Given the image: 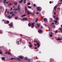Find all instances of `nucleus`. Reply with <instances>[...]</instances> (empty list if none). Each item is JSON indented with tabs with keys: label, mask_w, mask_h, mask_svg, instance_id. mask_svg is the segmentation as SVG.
I'll return each mask as SVG.
<instances>
[{
	"label": "nucleus",
	"mask_w": 62,
	"mask_h": 62,
	"mask_svg": "<svg viewBox=\"0 0 62 62\" xmlns=\"http://www.w3.org/2000/svg\"><path fill=\"white\" fill-rule=\"evenodd\" d=\"M50 36L51 37H53V35L52 34L51 35H50Z\"/></svg>",
	"instance_id": "09e8293b"
},
{
	"label": "nucleus",
	"mask_w": 62,
	"mask_h": 62,
	"mask_svg": "<svg viewBox=\"0 0 62 62\" xmlns=\"http://www.w3.org/2000/svg\"><path fill=\"white\" fill-rule=\"evenodd\" d=\"M33 6H34V7H36V4H34L33 5Z\"/></svg>",
	"instance_id": "864d4df0"
},
{
	"label": "nucleus",
	"mask_w": 62,
	"mask_h": 62,
	"mask_svg": "<svg viewBox=\"0 0 62 62\" xmlns=\"http://www.w3.org/2000/svg\"><path fill=\"white\" fill-rule=\"evenodd\" d=\"M14 12L15 13H16V11H14Z\"/></svg>",
	"instance_id": "13d9d810"
},
{
	"label": "nucleus",
	"mask_w": 62,
	"mask_h": 62,
	"mask_svg": "<svg viewBox=\"0 0 62 62\" xmlns=\"http://www.w3.org/2000/svg\"><path fill=\"white\" fill-rule=\"evenodd\" d=\"M2 32L1 31V30H0V34H2Z\"/></svg>",
	"instance_id": "c9c22d12"
},
{
	"label": "nucleus",
	"mask_w": 62,
	"mask_h": 62,
	"mask_svg": "<svg viewBox=\"0 0 62 62\" xmlns=\"http://www.w3.org/2000/svg\"><path fill=\"white\" fill-rule=\"evenodd\" d=\"M7 9H6V11H5V14H6V12H7Z\"/></svg>",
	"instance_id": "603ef678"
},
{
	"label": "nucleus",
	"mask_w": 62,
	"mask_h": 62,
	"mask_svg": "<svg viewBox=\"0 0 62 62\" xmlns=\"http://www.w3.org/2000/svg\"><path fill=\"white\" fill-rule=\"evenodd\" d=\"M28 7L29 8H31V6H28Z\"/></svg>",
	"instance_id": "e433bc0d"
},
{
	"label": "nucleus",
	"mask_w": 62,
	"mask_h": 62,
	"mask_svg": "<svg viewBox=\"0 0 62 62\" xmlns=\"http://www.w3.org/2000/svg\"><path fill=\"white\" fill-rule=\"evenodd\" d=\"M26 15H23L22 16V17H25V16Z\"/></svg>",
	"instance_id": "bb28decb"
},
{
	"label": "nucleus",
	"mask_w": 62,
	"mask_h": 62,
	"mask_svg": "<svg viewBox=\"0 0 62 62\" xmlns=\"http://www.w3.org/2000/svg\"><path fill=\"white\" fill-rule=\"evenodd\" d=\"M31 28H34V26H31Z\"/></svg>",
	"instance_id": "8fccbe9b"
},
{
	"label": "nucleus",
	"mask_w": 62,
	"mask_h": 62,
	"mask_svg": "<svg viewBox=\"0 0 62 62\" xmlns=\"http://www.w3.org/2000/svg\"><path fill=\"white\" fill-rule=\"evenodd\" d=\"M50 33L51 35H53V33L52 32H50Z\"/></svg>",
	"instance_id": "4d7b16f0"
},
{
	"label": "nucleus",
	"mask_w": 62,
	"mask_h": 62,
	"mask_svg": "<svg viewBox=\"0 0 62 62\" xmlns=\"http://www.w3.org/2000/svg\"><path fill=\"white\" fill-rule=\"evenodd\" d=\"M36 14H39V13H38V12H37L36 13Z\"/></svg>",
	"instance_id": "a18cd8bd"
},
{
	"label": "nucleus",
	"mask_w": 62,
	"mask_h": 62,
	"mask_svg": "<svg viewBox=\"0 0 62 62\" xmlns=\"http://www.w3.org/2000/svg\"><path fill=\"white\" fill-rule=\"evenodd\" d=\"M14 10H18L17 9V8H15L14 9Z\"/></svg>",
	"instance_id": "58836bf2"
},
{
	"label": "nucleus",
	"mask_w": 62,
	"mask_h": 62,
	"mask_svg": "<svg viewBox=\"0 0 62 62\" xmlns=\"http://www.w3.org/2000/svg\"><path fill=\"white\" fill-rule=\"evenodd\" d=\"M58 17H56V20H58Z\"/></svg>",
	"instance_id": "49530a36"
},
{
	"label": "nucleus",
	"mask_w": 62,
	"mask_h": 62,
	"mask_svg": "<svg viewBox=\"0 0 62 62\" xmlns=\"http://www.w3.org/2000/svg\"><path fill=\"white\" fill-rule=\"evenodd\" d=\"M37 49V47H35V49L36 50V49Z\"/></svg>",
	"instance_id": "bf43d9fd"
},
{
	"label": "nucleus",
	"mask_w": 62,
	"mask_h": 62,
	"mask_svg": "<svg viewBox=\"0 0 62 62\" xmlns=\"http://www.w3.org/2000/svg\"><path fill=\"white\" fill-rule=\"evenodd\" d=\"M58 10H60V8H58Z\"/></svg>",
	"instance_id": "680f3d73"
},
{
	"label": "nucleus",
	"mask_w": 62,
	"mask_h": 62,
	"mask_svg": "<svg viewBox=\"0 0 62 62\" xmlns=\"http://www.w3.org/2000/svg\"><path fill=\"white\" fill-rule=\"evenodd\" d=\"M23 0H21V1H19V2L20 3H22V2H23Z\"/></svg>",
	"instance_id": "c85d7f7f"
},
{
	"label": "nucleus",
	"mask_w": 62,
	"mask_h": 62,
	"mask_svg": "<svg viewBox=\"0 0 62 62\" xmlns=\"http://www.w3.org/2000/svg\"><path fill=\"white\" fill-rule=\"evenodd\" d=\"M37 45L38 46V47H39L40 46V45L39 44V42H37Z\"/></svg>",
	"instance_id": "39448f33"
},
{
	"label": "nucleus",
	"mask_w": 62,
	"mask_h": 62,
	"mask_svg": "<svg viewBox=\"0 0 62 62\" xmlns=\"http://www.w3.org/2000/svg\"><path fill=\"white\" fill-rule=\"evenodd\" d=\"M57 40H62V39H60V38H59L58 39H57Z\"/></svg>",
	"instance_id": "4468645a"
},
{
	"label": "nucleus",
	"mask_w": 62,
	"mask_h": 62,
	"mask_svg": "<svg viewBox=\"0 0 62 62\" xmlns=\"http://www.w3.org/2000/svg\"><path fill=\"white\" fill-rule=\"evenodd\" d=\"M12 4L10 3H9L8 4V6L9 7L10 6H12Z\"/></svg>",
	"instance_id": "1a4fd4ad"
},
{
	"label": "nucleus",
	"mask_w": 62,
	"mask_h": 62,
	"mask_svg": "<svg viewBox=\"0 0 62 62\" xmlns=\"http://www.w3.org/2000/svg\"><path fill=\"white\" fill-rule=\"evenodd\" d=\"M25 12H27L28 10H27V7L25 6Z\"/></svg>",
	"instance_id": "423d86ee"
},
{
	"label": "nucleus",
	"mask_w": 62,
	"mask_h": 62,
	"mask_svg": "<svg viewBox=\"0 0 62 62\" xmlns=\"http://www.w3.org/2000/svg\"><path fill=\"white\" fill-rule=\"evenodd\" d=\"M57 7L56 6L54 7V9L55 11V10H56V8Z\"/></svg>",
	"instance_id": "412c9836"
},
{
	"label": "nucleus",
	"mask_w": 62,
	"mask_h": 62,
	"mask_svg": "<svg viewBox=\"0 0 62 62\" xmlns=\"http://www.w3.org/2000/svg\"><path fill=\"white\" fill-rule=\"evenodd\" d=\"M18 18V16H16L15 17V19H17V18Z\"/></svg>",
	"instance_id": "ea45409f"
},
{
	"label": "nucleus",
	"mask_w": 62,
	"mask_h": 62,
	"mask_svg": "<svg viewBox=\"0 0 62 62\" xmlns=\"http://www.w3.org/2000/svg\"><path fill=\"white\" fill-rule=\"evenodd\" d=\"M6 0H4V3L6 4Z\"/></svg>",
	"instance_id": "7c9ffc66"
},
{
	"label": "nucleus",
	"mask_w": 62,
	"mask_h": 62,
	"mask_svg": "<svg viewBox=\"0 0 62 62\" xmlns=\"http://www.w3.org/2000/svg\"><path fill=\"white\" fill-rule=\"evenodd\" d=\"M58 31H56L55 33H57Z\"/></svg>",
	"instance_id": "338daca9"
},
{
	"label": "nucleus",
	"mask_w": 62,
	"mask_h": 62,
	"mask_svg": "<svg viewBox=\"0 0 62 62\" xmlns=\"http://www.w3.org/2000/svg\"><path fill=\"white\" fill-rule=\"evenodd\" d=\"M27 61H29V62H30V61H31V60L29 59H28Z\"/></svg>",
	"instance_id": "72a5a7b5"
},
{
	"label": "nucleus",
	"mask_w": 62,
	"mask_h": 62,
	"mask_svg": "<svg viewBox=\"0 0 62 62\" xmlns=\"http://www.w3.org/2000/svg\"><path fill=\"white\" fill-rule=\"evenodd\" d=\"M38 32L39 33H41V32H42V30H39H39H38Z\"/></svg>",
	"instance_id": "f8f14e48"
},
{
	"label": "nucleus",
	"mask_w": 62,
	"mask_h": 62,
	"mask_svg": "<svg viewBox=\"0 0 62 62\" xmlns=\"http://www.w3.org/2000/svg\"><path fill=\"white\" fill-rule=\"evenodd\" d=\"M27 4L28 5H31V3H30V2L28 3Z\"/></svg>",
	"instance_id": "473e14b6"
},
{
	"label": "nucleus",
	"mask_w": 62,
	"mask_h": 62,
	"mask_svg": "<svg viewBox=\"0 0 62 62\" xmlns=\"http://www.w3.org/2000/svg\"><path fill=\"white\" fill-rule=\"evenodd\" d=\"M53 18H54V19H55V16H53Z\"/></svg>",
	"instance_id": "79ce46f5"
},
{
	"label": "nucleus",
	"mask_w": 62,
	"mask_h": 62,
	"mask_svg": "<svg viewBox=\"0 0 62 62\" xmlns=\"http://www.w3.org/2000/svg\"><path fill=\"white\" fill-rule=\"evenodd\" d=\"M0 54H2V51L1 50L0 51Z\"/></svg>",
	"instance_id": "cd10ccee"
},
{
	"label": "nucleus",
	"mask_w": 62,
	"mask_h": 62,
	"mask_svg": "<svg viewBox=\"0 0 62 62\" xmlns=\"http://www.w3.org/2000/svg\"><path fill=\"white\" fill-rule=\"evenodd\" d=\"M7 17L8 18V19H11V18H12V16H7Z\"/></svg>",
	"instance_id": "20e7f679"
},
{
	"label": "nucleus",
	"mask_w": 62,
	"mask_h": 62,
	"mask_svg": "<svg viewBox=\"0 0 62 62\" xmlns=\"http://www.w3.org/2000/svg\"><path fill=\"white\" fill-rule=\"evenodd\" d=\"M17 60H19V61H21V60L19 58H17Z\"/></svg>",
	"instance_id": "393cba45"
},
{
	"label": "nucleus",
	"mask_w": 62,
	"mask_h": 62,
	"mask_svg": "<svg viewBox=\"0 0 62 62\" xmlns=\"http://www.w3.org/2000/svg\"><path fill=\"white\" fill-rule=\"evenodd\" d=\"M24 2L25 4L26 3V0H24Z\"/></svg>",
	"instance_id": "c03bdc74"
},
{
	"label": "nucleus",
	"mask_w": 62,
	"mask_h": 62,
	"mask_svg": "<svg viewBox=\"0 0 62 62\" xmlns=\"http://www.w3.org/2000/svg\"><path fill=\"white\" fill-rule=\"evenodd\" d=\"M22 40V39H21L20 40H19L20 41H17V42L18 43V44H20L22 42H21V41Z\"/></svg>",
	"instance_id": "7ed1b4c3"
},
{
	"label": "nucleus",
	"mask_w": 62,
	"mask_h": 62,
	"mask_svg": "<svg viewBox=\"0 0 62 62\" xmlns=\"http://www.w3.org/2000/svg\"><path fill=\"white\" fill-rule=\"evenodd\" d=\"M8 54L10 55H11V54H10V53H9V52H6L5 53V54Z\"/></svg>",
	"instance_id": "6e6552de"
},
{
	"label": "nucleus",
	"mask_w": 62,
	"mask_h": 62,
	"mask_svg": "<svg viewBox=\"0 0 62 62\" xmlns=\"http://www.w3.org/2000/svg\"><path fill=\"white\" fill-rule=\"evenodd\" d=\"M6 4H8L9 3V1H8L7 2H6Z\"/></svg>",
	"instance_id": "37998d69"
},
{
	"label": "nucleus",
	"mask_w": 62,
	"mask_h": 62,
	"mask_svg": "<svg viewBox=\"0 0 62 62\" xmlns=\"http://www.w3.org/2000/svg\"><path fill=\"white\" fill-rule=\"evenodd\" d=\"M59 29L61 33H62V28L61 27L59 28Z\"/></svg>",
	"instance_id": "ddd939ff"
},
{
	"label": "nucleus",
	"mask_w": 62,
	"mask_h": 62,
	"mask_svg": "<svg viewBox=\"0 0 62 62\" xmlns=\"http://www.w3.org/2000/svg\"><path fill=\"white\" fill-rule=\"evenodd\" d=\"M31 25L32 26H34V23H32L31 24Z\"/></svg>",
	"instance_id": "2f4dec72"
},
{
	"label": "nucleus",
	"mask_w": 62,
	"mask_h": 62,
	"mask_svg": "<svg viewBox=\"0 0 62 62\" xmlns=\"http://www.w3.org/2000/svg\"><path fill=\"white\" fill-rule=\"evenodd\" d=\"M14 5L15 6H16L17 5V2H15L14 3Z\"/></svg>",
	"instance_id": "dca6fc26"
},
{
	"label": "nucleus",
	"mask_w": 62,
	"mask_h": 62,
	"mask_svg": "<svg viewBox=\"0 0 62 62\" xmlns=\"http://www.w3.org/2000/svg\"><path fill=\"white\" fill-rule=\"evenodd\" d=\"M27 14H28L29 15V14H32V13L30 12L28 10L27 11Z\"/></svg>",
	"instance_id": "9d476101"
},
{
	"label": "nucleus",
	"mask_w": 62,
	"mask_h": 62,
	"mask_svg": "<svg viewBox=\"0 0 62 62\" xmlns=\"http://www.w3.org/2000/svg\"><path fill=\"white\" fill-rule=\"evenodd\" d=\"M54 15H55V14H56L55 12H54Z\"/></svg>",
	"instance_id": "0e129e2a"
},
{
	"label": "nucleus",
	"mask_w": 62,
	"mask_h": 62,
	"mask_svg": "<svg viewBox=\"0 0 62 62\" xmlns=\"http://www.w3.org/2000/svg\"><path fill=\"white\" fill-rule=\"evenodd\" d=\"M12 17H14L15 16V14H12Z\"/></svg>",
	"instance_id": "5701e85b"
},
{
	"label": "nucleus",
	"mask_w": 62,
	"mask_h": 62,
	"mask_svg": "<svg viewBox=\"0 0 62 62\" xmlns=\"http://www.w3.org/2000/svg\"><path fill=\"white\" fill-rule=\"evenodd\" d=\"M13 59H15V58H12L10 59V60H13Z\"/></svg>",
	"instance_id": "a878e982"
},
{
	"label": "nucleus",
	"mask_w": 62,
	"mask_h": 62,
	"mask_svg": "<svg viewBox=\"0 0 62 62\" xmlns=\"http://www.w3.org/2000/svg\"><path fill=\"white\" fill-rule=\"evenodd\" d=\"M44 22H46L47 21V19L46 18H44Z\"/></svg>",
	"instance_id": "4be33fe9"
},
{
	"label": "nucleus",
	"mask_w": 62,
	"mask_h": 62,
	"mask_svg": "<svg viewBox=\"0 0 62 62\" xmlns=\"http://www.w3.org/2000/svg\"><path fill=\"white\" fill-rule=\"evenodd\" d=\"M41 19H43V18H42V17H41Z\"/></svg>",
	"instance_id": "774afa93"
},
{
	"label": "nucleus",
	"mask_w": 62,
	"mask_h": 62,
	"mask_svg": "<svg viewBox=\"0 0 62 62\" xmlns=\"http://www.w3.org/2000/svg\"><path fill=\"white\" fill-rule=\"evenodd\" d=\"M18 10H21V8H20V7H19V5H18V8H17Z\"/></svg>",
	"instance_id": "2eb2a0df"
},
{
	"label": "nucleus",
	"mask_w": 62,
	"mask_h": 62,
	"mask_svg": "<svg viewBox=\"0 0 62 62\" xmlns=\"http://www.w3.org/2000/svg\"><path fill=\"white\" fill-rule=\"evenodd\" d=\"M52 3V2L51 1H50L49 2V3H50V4H51Z\"/></svg>",
	"instance_id": "5fc2aeb1"
},
{
	"label": "nucleus",
	"mask_w": 62,
	"mask_h": 62,
	"mask_svg": "<svg viewBox=\"0 0 62 62\" xmlns=\"http://www.w3.org/2000/svg\"><path fill=\"white\" fill-rule=\"evenodd\" d=\"M41 7H39V8L38 7L37 8V10H38V11H41Z\"/></svg>",
	"instance_id": "f03ea898"
},
{
	"label": "nucleus",
	"mask_w": 62,
	"mask_h": 62,
	"mask_svg": "<svg viewBox=\"0 0 62 62\" xmlns=\"http://www.w3.org/2000/svg\"><path fill=\"white\" fill-rule=\"evenodd\" d=\"M50 21H53V19L50 18Z\"/></svg>",
	"instance_id": "4c0bfd02"
},
{
	"label": "nucleus",
	"mask_w": 62,
	"mask_h": 62,
	"mask_svg": "<svg viewBox=\"0 0 62 62\" xmlns=\"http://www.w3.org/2000/svg\"><path fill=\"white\" fill-rule=\"evenodd\" d=\"M28 19L27 18H23V20H27Z\"/></svg>",
	"instance_id": "f3484780"
},
{
	"label": "nucleus",
	"mask_w": 62,
	"mask_h": 62,
	"mask_svg": "<svg viewBox=\"0 0 62 62\" xmlns=\"http://www.w3.org/2000/svg\"><path fill=\"white\" fill-rule=\"evenodd\" d=\"M13 7L14 8H15V6H13Z\"/></svg>",
	"instance_id": "69168bd1"
},
{
	"label": "nucleus",
	"mask_w": 62,
	"mask_h": 62,
	"mask_svg": "<svg viewBox=\"0 0 62 62\" xmlns=\"http://www.w3.org/2000/svg\"><path fill=\"white\" fill-rule=\"evenodd\" d=\"M34 45H35L36 46H37V45L36 44H34Z\"/></svg>",
	"instance_id": "e2e57ef3"
},
{
	"label": "nucleus",
	"mask_w": 62,
	"mask_h": 62,
	"mask_svg": "<svg viewBox=\"0 0 62 62\" xmlns=\"http://www.w3.org/2000/svg\"><path fill=\"white\" fill-rule=\"evenodd\" d=\"M37 26H38V27H39L40 26V25H39V24H37Z\"/></svg>",
	"instance_id": "a19ab883"
},
{
	"label": "nucleus",
	"mask_w": 62,
	"mask_h": 62,
	"mask_svg": "<svg viewBox=\"0 0 62 62\" xmlns=\"http://www.w3.org/2000/svg\"><path fill=\"white\" fill-rule=\"evenodd\" d=\"M28 25L30 27L31 26V23H29L28 24Z\"/></svg>",
	"instance_id": "aec40b11"
},
{
	"label": "nucleus",
	"mask_w": 62,
	"mask_h": 62,
	"mask_svg": "<svg viewBox=\"0 0 62 62\" xmlns=\"http://www.w3.org/2000/svg\"><path fill=\"white\" fill-rule=\"evenodd\" d=\"M9 26H11V27H12V23H11L10 24H9Z\"/></svg>",
	"instance_id": "6ab92c4d"
},
{
	"label": "nucleus",
	"mask_w": 62,
	"mask_h": 62,
	"mask_svg": "<svg viewBox=\"0 0 62 62\" xmlns=\"http://www.w3.org/2000/svg\"><path fill=\"white\" fill-rule=\"evenodd\" d=\"M3 21H4V23L5 24H8V23H9V21H7L3 20Z\"/></svg>",
	"instance_id": "f257e3e1"
},
{
	"label": "nucleus",
	"mask_w": 62,
	"mask_h": 62,
	"mask_svg": "<svg viewBox=\"0 0 62 62\" xmlns=\"http://www.w3.org/2000/svg\"><path fill=\"white\" fill-rule=\"evenodd\" d=\"M1 59H2V60H4L5 59V57H2L1 58Z\"/></svg>",
	"instance_id": "a211bd4d"
},
{
	"label": "nucleus",
	"mask_w": 62,
	"mask_h": 62,
	"mask_svg": "<svg viewBox=\"0 0 62 62\" xmlns=\"http://www.w3.org/2000/svg\"><path fill=\"white\" fill-rule=\"evenodd\" d=\"M45 26H47V25L46 24H45Z\"/></svg>",
	"instance_id": "052dcab7"
},
{
	"label": "nucleus",
	"mask_w": 62,
	"mask_h": 62,
	"mask_svg": "<svg viewBox=\"0 0 62 62\" xmlns=\"http://www.w3.org/2000/svg\"><path fill=\"white\" fill-rule=\"evenodd\" d=\"M54 22L55 23L56 25H57L59 24V22H58V23L57 21H54Z\"/></svg>",
	"instance_id": "0eeeda50"
},
{
	"label": "nucleus",
	"mask_w": 62,
	"mask_h": 62,
	"mask_svg": "<svg viewBox=\"0 0 62 62\" xmlns=\"http://www.w3.org/2000/svg\"><path fill=\"white\" fill-rule=\"evenodd\" d=\"M27 14H28L29 15V14H32V13L30 12L28 10L27 11Z\"/></svg>",
	"instance_id": "9b49d317"
},
{
	"label": "nucleus",
	"mask_w": 62,
	"mask_h": 62,
	"mask_svg": "<svg viewBox=\"0 0 62 62\" xmlns=\"http://www.w3.org/2000/svg\"><path fill=\"white\" fill-rule=\"evenodd\" d=\"M38 20V19H36L35 20V23H37V21Z\"/></svg>",
	"instance_id": "c756f323"
},
{
	"label": "nucleus",
	"mask_w": 62,
	"mask_h": 62,
	"mask_svg": "<svg viewBox=\"0 0 62 62\" xmlns=\"http://www.w3.org/2000/svg\"><path fill=\"white\" fill-rule=\"evenodd\" d=\"M2 7L0 6V9H2Z\"/></svg>",
	"instance_id": "6e6d98bb"
},
{
	"label": "nucleus",
	"mask_w": 62,
	"mask_h": 62,
	"mask_svg": "<svg viewBox=\"0 0 62 62\" xmlns=\"http://www.w3.org/2000/svg\"><path fill=\"white\" fill-rule=\"evenodd\" d=\"M30 47H32V45H30Z\"/></svg>",
	"instance_id": "3c124183"
},
{
	"label": "nucleus",
	"mask_w": 62,
	"mask_h": 62,
	"mask_svg": "<svg viewBox=\"0 0 62 62\" xmlns=\"http://www.w3.org/2000/svg\"><path fill=\"white\" fill-rule=\"evenodd\" d=\"M13 12H10L9 13V14H13Z\"/></svg>",
	"instance_id": "f704fd0d"
},
{
	"label": "nucleus",
	"mask_w": 62,
	"mask_h": 62,
	"mask_svg": "<svg viewBox=\"0 0 62 62\" xmlns=\"http://www.w3.org/2000/svg\"><path fill=\"white\" fill-rule=\"evenodd\" d=\"M19 58H20V59H22L23 58V57L22 56H20L19 57Z\"/></svg>",
	"instance_id": "b1692460"
},
{
	"label": "nucleus",
	"mask_w": 62,
	"mask_h": 62,
	"mask_svg": "<svg viewBox=\"0 0 62 62\" xmlns=\"http://www.w3.org/2000/svg\"><path fill=\"white\" fill-rule=\"evenodd\" d=\"M25 60H28V59H27V58H25Z\"/></svg>",
	"instance_id": "de8ad7c7"
}]
</instances>
